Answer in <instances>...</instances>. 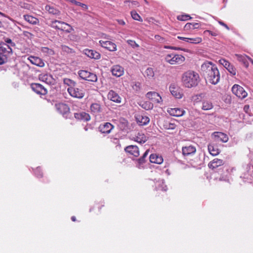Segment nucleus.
<instances>
[{
  "mask_svg": "<svg viewBox=\"0 0 253 253\" xmlns=\"http://www.w3.org/2000/svg\"><path fill=\"white\" fill-rule=\"evenodd\" d=\"M201 70L206 79L213 84H217L220 80V74L216 66L211 62H206L201 66Z\"/></svg>",
  "mask_w": 253,
  "mask_h": 253,
  "instance_id": "nucleus-1",
  "label": "nucleus"
},
{
  "mask_svg": "<svg viewBox=\"0 0 253 253\" xmlns=\"http://www.w3.org/2000/svg\"><path fill=\"white\" fill-rule=\"evenodd\" d=\"M199 76L193 71H188L182 74L181 81L183 85L188 88H191L198 84Z\"/></svg>",
  "mask_w": 253,
  "mask_h": 253,
  "instance_id": "nucleus-2",
  "label": "nucleus"
},
{
  "mask_svg": "<svg viewBox=\"0 0 253 253\" xmlns=\"http://www.w3.org/2000/svg\"><path fill=\"white\" fill-rule=\"evenodd\" d=\"M49 26L55 29L65 31L68 33H71L74 30L70 25L57 20L51 21Z\"/></svg>",
  "mask_w": 253,
  "mask_h": 253,
  "instance_id": "nucleus-3",
  "label": "nucleus"
},
{
  "mask_svg": "<svg viewBox=\"0 0 253 253\" xmlns=\"http://www.w3.org/2000/svg\"><path fill=\"white\" fill-rule=\"evenodd\" d=\"M185 59L183 56L174 53L168 54L165 57L166 61L171 65L182 64Z\"/></svg>",
  "mask_w": 253,
  "mask_h": 253,
  "instance_id": "nucleus-4",
  "label": "nucleus"
},
{
  "mask_svg": "<svg viewBox=\"0 0 253 253\" xmlns=\"http://www.w3.org/2000/svg\"><path fill=\"white\" fill-rule=\"evenodd\" d=\"M12 52V48L6 44H3L0 46V65L4 64L7 61L8 57L11 54Z\"/></svg>",
  "mask_w": 253,
  "mask_h": 253,
  "instance_id": "nucleus-5",
  "label": "nucleus"
},
{
  "mask_svg": "<svg viewBox=\"0 0 253 253\" xmlns=\"http://www.w3.org/2000/svg\"><path fill=\"white\" fill-rule=\"evenodd\" d=\"M78 74L81 79L86 81L95 82L97 80V78L95 74L86 70L79 71Z\"/></svg>",
  "mask_w": 253,
  "mask_h": 253,
  "instance_id": "nucleus-6",
  "label": "nucleus"
},
{
  "mask_svg": "<svg viewBox=\"0 0 253 253\" xmlns=\"http://www.w3.org/2000/svg\"><path fill=\"white\" fill-rule=\"evenodd\" d=\"M232 91L235 95L241 99L245 98L248 95L244 88L238 84H234L232 87Z\"/></svg>",
  "mask_w": 253,
  "mask_h": 253,
  "instance_id": "nucleus-7",
  "label": "nucleus"
},
{
  "mask_svg": "<svg viewBox=\"0 0 253 253\" xmlns=\"http://www.w3.org/2000/svg\"><path fill=\"white\" fill-rule=\"evenodd\" d=\"M69 94L73 97L82 99L84 96V91L81 88L76 87V86L71 89H67Z\"/></svg>",
  "mask_w": 253,
  "mask_h": 253,
  "instance_id": "nucleus-8",
  "label": "nucleus"
},
{
  "mask_svg": "<svg viewBox=\"0 0 253 253\" xmlns=\"http://www.w3.org/2000/svg\"><path fill=\"white\" fill-rule=\"evenodd\" d=\"M146 97L151 100L152 102L156 103H160L162 102V97L159 93L156 92H148L146 95Z\"/></svg>",
  "mask_w": 253,
  "mask_h": 253,
  "instance_id": "nucleus-9",
  "label": "nucleus"
},
{
  "mask_svg": "<svg viewBox=\"0 0 253 253\" xmlns=\"http://www.w3.org/2000/svg\"><path fill=\"white\" fill-rule=\"evenodd\" d=\"M100 45L111 51H114L117 50L116 45L111 41L100 40L99 42Z\"/></svg>",
  "mask_w": 253,
  "mask_h": 253,
  "instance_id": "nucleus-10",
  "label": "nucleus"
},
{
  "mask_svg": "<svg viewBox=\"0 0 253 253\" xmlns=\"http://www.w3.org/2000/svg\"><path fill=\"white\" fill-rule=\"evenodd\" d=\"M39 79L40 81L48 84H52L55 82V80L52 76L46 73H42L39 75Z\"/></svg>",
  "mask_w": 253,
  "mask_h": 253,
  "instance_id": "nucleus-11",
  "label": "nucleus"
},
{
  "mask_svg": "<svg viewBox=\"0 0 253 253\" xmlns=\"http://www.w3.org/2000/svg\"><path fill=\"white\" fill-rule=\"evenodd\" d=\"M31 88L34 92L38 94L45 95L47 92L46 89L39 84H32Z\"/></svg>",
  "mask_w": 253,
  "mask_h": 253,
  "instance_id": "nucleus-12",
  "label": "nucleus"
},
{
  "mask_svg": "<svg viewBox=\"0 0 253 253\" xmlns=\"http://www.w3.org/2000/svg\"><path fill=\"white\" fill-rule=\"evenodd\" d=\"M167 112L170 115L177 117L182 116L185 113L183 109L179 108H168Z\"/></svg>",
  "mask_w": 253,
  "mask_h": 253,
  "instance_id": "nucleus-13",
  "label": "nucleus"
},
{
  "mask_svg": "<svg viewBox=\"0 0 253 253\" xmlns=\"http://www.w3.org/2000/svg\"><path fill=\"white\" fill-rule=\"evenodd\" d=\"M169 91L171 94L177 98H181L183 94L181 89L174 84H171L169 87Z\"/></svg>",
  "mask_w": 253,
  "mask_h": 253,
  "instance_id": "nucleus-14",
  "label": "nucleus"
},
{
  "mask_svg": "<svg viewBox=\"0 0 253 253\" xmlns=\"http://www.w3.org/2000/svg\"><path fill=\"white\" fill-rule=\"evenodd\" d=\"M98 128L101 133L108 134L114 128V126L110 123H104L100 125Z\"/></svg>",
  "mask_w": 253,
  "mask_h": 253,
  "instance_id": "nucleus-15",
  "label": "nucleus"
},
{
  "mask_svg": "<svg viewBox=\"0 0 253 253\" xmlns=\"http://www.w3.org/2000/svg\"><path fill=\"white\" fill-rule=\"evenodd\" d=\"M107 97L109 99L115 103H121L122 102V98L114 90H110L108 93Z\"/></svg>",
  "mask_w": 253,
  "mask_h": 253,
  "instance_id": "nucleus-16",
  "label": "nucleus"
},
{
  "mask_svg": "<svg viewBox=\"0 0 253 253\" xmlns=\"http://www.w3.org/2000/svg\"><path fill=\"white\" fill-rule=\"evenodd\" d=\"M125 150L126 153L135 157L139 155V149L136 145L128 146L125 148Z\"/></svg>",
  "mask_w": 253,
  "mask_h": 253,
  "instance_id": "nucleus-17",
  "label": "nucleus"
},
{
  "mask_svg": "<svg viewBox=\"0 0 253 253\" xmlns=\"http://www.w3.org/2000/svg\"><path fill=\"white\" fill-rule=\"evenodd\" d=\"M56 110L60 114L65 115L69 112L68 106L64 103H57L55 105Z\"/></svg>",
  "mask_w": 253,
  "mask_h": 253,
  "instance_id": "nucleus-18",
  "label": "nucleus"
},
{
  "mask_svg": "<svg viewBox=\"0 0 253 253\" xmlns=\"http://www.w3.org/2000/svg\"><path fill=\"white\" fill-rule=\"evenodd\" d=\"M111 72L113 76L119 77L124 74V70L122 66L119 65H116L112 66Z\"/></svg>",
  "mask_w": 253,
  "mask_h": 253,
  "instance_id": "nucleus-19",
  "label": "nucleus"
},
{
  "mask_svg": "<svg viewBox=\"0 0 253 253\" xmlns=\"http://www.w3.org/2000/svg\"><path fill=\"white\" fill-rule=\"evenodd\" d=\"M182 151L184 156H189L194 154L196 151V149L193 145L186 146L182 147Z\"/></svg>",
  "mask_w": 253,
  "mask_h": 253,
  "instance_id": "nucleus-20",
  "label": "nucleus"
},
{
  "mask_svg": "<svg viewBox=\"0 0 253 253\" xmlns=\"http://www.w3.org/2000/svg\"><path fill=\"white\" fill-rule=\"evenodd\" d=\"M212 136L217 141H220L224 143L227 142L229 139L227 135L221 132H214Z\"/></svg>",
  "mask_w": 253,
  "mask_h": 253,
  "instance_id": "nucleus-21",
  "label": "nucleus"
},
{
  "mask_svg": "<svg viewBox=\"0 0 253 253\" xmlns=\"http://www.w3.org/2000/svg\"><path fill=\"white\" fill-rule=\"evenodd\" d=\"M148 137L142 132H138L137 134L133 136L132 139L139 143H144L147 140Z\"/></svg>",
  "mask_w": 253,
  "mask_h": 253,
  "instance_id": "nucleus-22",
  "label": "nucleus"
},
{
  "mask_svg": "<svg viewBox=\"0 0 253 253\" xmlns=\"http://www.w3.org/2000/svg\"><path fill=\"white\" fill-rule=\"evenodd\" d=\"M28 59L32 64L35 65L40 67H42L44 66V62L42 59H41L39 57L35 56H30L28 57Z\"/></svg>",
  "mask_w": 253,
  "mask_h": 253,
  "instance_id": "nucleus-23",
  "label": "nucleus"
},
{
  "mask_svg": "<svg viewBox=\"0 0 253 253\" xmlns=\"http://www.w3.org/2000/svg\"><path fill=\"white\" fill-rule=\"evenodd\" d=\"M135 118L137 123L141 126L146 125L150 122L149 118L145 115H137Z\"/></svg>",
  "mask_w": 253,
  "mask_h": 253,
  "instance_id": "nucleus-24",
  "label": "nucleus"
},
{
  "mask_svg": "<svg viewBox=\"0 0 253 253\" xmlns=\"http://www.w3.org/2000/svg\"><path fill=\"white\" fill-rule=\"evenodd\" d=\"M74 116L77 119L84 121H88L90 119V115L84 112L76 113Z\"/></svg>",
  "mask_w": 253,
  "mask_h": 253,
  "instance_id": "nucleus-25",
  "label": "nucleus"
},
{
  "mask_svg": "<svg viewBox=\"0 0 253 253\" xmlns=\"http://www.w3.org/2000/svg\"><path fill=\"white\" fill-rule=\"evenodd\" d=\"M91 112L94 115H98L102 111V108L98 103H92L90 106Z\"/></svg>",
  "mask_w": 253,
  "mask_h": 253,
  "instance_id": "nucleus-26",
  "label": "nucleus"
},
{
  "mask_svg": "<svg viewBox=\"0 0 253 253\" xmlns=\"http://www.w3.org/2000/svg\"><path fill=\"white\" fill-rule=\"evenodd\" d=\"M84 52L85 55L91 58L98 59L100 58V54L96 51L86 49L84 50Z\"/></svg>",
  "mask_w": 253,
  "mask_h": 253,
  "instance_id": "nucleus-27",
  "label": "nucleus"
},
{
  "mask_svg": "<svg viewBox=\"0 0 253 253\" xmlns=\"http://www.w3.org/2000/svg\"><path fill=\"white\" fill-rule=\"evenodd\" d=\"M149 159L151 163L157 164H161L163 162V157L156 154H151L149 157Z\"/></svg>",
  "mask_w": 253,
  "mask_h": 253,
  "instance_id": "nucleus-28",
  "label": "nucleus"
},
{
  "mask_svg": "<svg viewBox=\"0 0 253 253\" xmlns=\"http://www.w3.org/2000/svg\"><path fill=\"white\" fill-rule=\"evenodd\" d=\"M45 9L49 14L55 16H59L60 14V11L58 9L56 8L54 6L51 5H46L45 6Z\"/></svg>",
  "mask_w": 253,
  "mask_h": 253,
  "instance_id": "nucleus-29",
  "label": "nucleus"
},
{
  "mask_svg": "<svg viewBox=\"0 0 253 253\" xmlns=\"http://www.w3.org/2000/svg\"><path fill=\"white\" fill-rule=\"evenodd\" d=\"M224 164V162L222 160L218 159H214L211 162L208 166L210 169H214L219 166H222Z\"/></svg>",
  "mask_w": 253,
  "mask_h": 253,
  "instance_id": "nucleus-30",
  "label": "nucleus"
},
{
  "mask_svg": "<svg viewBox=\"0 0 253 253\" xmlns=\"http://www.w3.org/2000/svg\"><path fill=\"white\" fill-rule=\"evenodd\" d=\"M213 105L211 101L204 100L202 101V109L205 111H208L213 108Z\"/></svg>",
  "mask_w": 253,
  "mask_h": 253,
  "instance_id": "nucleus-31",
  "label": "nucleus"
},
{
  "mask_svg": "<svg viewBox=\"0 0 253 253\" xmlns=\"http://www.w3.org/2000/svg\"><path fill=\"white\" fill-rule=\"evenodd\" d=\"M208 150L209 153L212 156L217 155L220 150L218 149L216 146H214L212 144H209L208 145Z\"/></svg>",
  "mask_w": 253,
  "mask_h": 253,
  "instance_id": "nucleus-32",
  "label": "nucleus"
},
{
  "mask_svg": "<svg viewBox=\"0 0 253 253\" xmlns=\"http://www.w3.org/2000/svg\"><path fill=\"white\" fill-rule=\"evenodd\" d=\"M63 83L68 86L67 89H71L76 86L77 84L75 81L69 78H64L63 79Z\"/></svg>",
  "mask_w": 253,
  "mask_h": 253,
  "instance_id": "nucleus-33",
  "label": "nucleus"
},
{
  "mask_svg": "<svg viewBox=\"0 0 253 253\" xmlns=\"http://www.w3.org/2000/svg\"><path fill=\"white\" fill-rule=\"evenodd\" d=\"M155 185L157 190H161L165 191L167 190V186L165 184L163 179H160L158 180L156 182Z\"/></svg>",
  "mask_w": 253,
  "mask_h": 253,
  "instance_id": "nucleus-34",
  "label": "nucleus"
},
{
  "mask_svg": "<svg viewBox=\"0 0 253 253\" xmlns=\"http://www.w3.org/2000/svg\"><path fill=\"white\" fill-rule=\"evenodd\" d=\"M140 106L146 110H151L153 108V104L149 101L141 102L139 104Z\"/></svg>",
  "mask_w": 253,
  "mask_h": 253,
  "instance_id": "nucleus-35",
  "label": "nucleus"
},
{
  "mask_svg": "<svg viewBox=\"0 0 253 253\" xmlns=\"http://www.w3.org/2000/svg\"><path fill=\"white\" fill-rule=\"evenodd\" d=\"M24 18L28 23L33 25H36L39 22V20L37 18L31 15H24Z\"/></svg>",
  "mask_w": 253,
  "mask_h": 253,
  "instance_id": "nucleus-36",
  "label": "nucleus"
},
{
  "mask_svg": "<svg viewBox=\"0 0 253 253\" xmlns=\"http://www.w3.org/2000/svg\"><path fill=\"white\" fill-rule=\"evenodd\" d=\"M199 27V24L198 23H188L185 25L184 29L185 31H188L190 30L198 29Z\"/></svg>",
  "mask_w": 253,
  "mask_h": 253,
  "instance_id": "nucleus-37",
  "label": "nucleus"
},
{
  "mask_svg": "<svg viewBox=\"0 0 253 253\" xmlns=\"http://www.w3.org/2000/svg\"><path fill=\"white\" fill-rule=\"evenodd\" d=\"M163 127L166 129L173 130L176 128V125L174 123L165 121L164 123Z\"/></svg>",
  "mask_w": 253,
  "mask_h": 253,
  "instance_id": "nucleus-38",
  "label": "nucleus"
},
{
  "mask_svg": "<svg viewBox=\"0 0 253 253\" xmlns=\"http://www.w3.org/2000/svg\"><path fill=\"white\" fill-rule=\"evenodd\" d=\"M155 73L153 69L152 68H148L145 71V76L149 79H153L154 77Z\"/></svg>",
  "mask_w": 253,
  "mask_h": 253,
  "instance_id": "nucleus-39",
  "label": "nucleus"
},
{
  "mask_svg": "<svg viewBox=\"0 0 253 253\" xmlns=\"http://www.w3.org/2000/svg\"><path fill=\"white\" fill-rule=\"evenodd\" d=\"M148 153H149V151L146 150L145 152V153L143 154V156L141 158H140L139 159H138L137 160V162L138 164V167L139 168H140L141 167V165H143L145 162V161H146L145 158L147 156Z\"/></svg>",
  "mask_w": 253,
  "mask_h": 253,
  "instance_id": "nucleus-40",
  "label": "nucleus"
},
{
  "mask_svg": "<svg viewBox=\"0 0 253 253\" xmlns=\"http://www.w3.org/2000/svg\"><path fill=\"white\" fill-rule=\"evenodd\" d=\"M66 1H67L68 2H70L75 5L81 6L82 9L84 10H86L88 8V6L87 5L82 3L79 1H76L75 0H66Z\"/></svg>",
  "mask_w": 253,
  "mask_h": 253,
  "instance_id": "nucleus-41",
  "label": "nucleus"
},
{
  "mask_svg": "<svg viewBox=\"0 0 253 253\" xmlns=\"http://www.w3.org/2000/svg\"><path fill=\"white\" fill-rule=\"evenodd\" d=\"M187 42L197 44L202 42V39L200 37H195V38H188Z\"/></svg>",
  "mask_w": 253,
  "mask_h": 253,
  "instance_id": "nucleus-42",
  "label": "nucleus"
},
{
  "mask_svg": "<svg viewBox=\"0 0 253 253\" xmlns=\"http://www.w3.org/2000/svg\"><path fill=\"white\" fill-rule=\"evenodd\" d=\"M41 50L46 55H52L54 54V51L47 47H42Z\"/></svg>",
  "mask_w": 253,
  "mask_h": 253,
  "instance_id": "nucleus-43",
  "label": "nucleus"
},
{
  "mask_svg": "<svg viewBox=\"0 0 253 253\" xmlns=\"http://www.w3.org/2000/svg\"><path fill=\"white\" fill-rule=\"evenodd\" d=\"M235 56L239 61L243 62L245 65H247V56L240 54H236Z\"/></svg>",
  "mask_w": 253,
  "mask_h": 253,
  "instance_id": "nucleus-44",
  "label": "nucleus"
},
{
  "mask_svg": "<svg viewBox=\"0 0 253 253\" xmlns=\"http://www.w3.org/2000/svg\"><path fill=\"white\" fill-rule=\"evenodd\" d=\"M131 86L134 90L135 91H138L141 88V84L138 82H132L131 84Z\"/></svg>",
  "mask_w": 253,
  "mask_h": 253,
  "instance_id": "nucleus-45",
  "label": "nucleus"
},
{
  "mask_svg": "<svg viewBox=\"0 0 253 253\" xmlns=\"http://www.w3.org/2000/svg\"><path fill=\"white\" fill-rule=\"evenodd\" d=\"M131 15L132 18L135 20L141 22L143 21L142 19L135 11H132L131 12Z\"/></svg>",
  "mask_w": 253,
  "mask_h": 253,
  "instance_id": "nucleus-46",
  "label": "nucleus"
},
{
  "mask_svg": "<svg viewBox=\"0 0 253 253\" xmlns=\"http://www.w3.org/2000/svg\"><path fill=\"white\" fill-rule=\"evenodd\" d=\"M177 19L179 21H186L191 19V17L188 14H182L177 16Z\"/></svg>",
  "mask_w": 253,
  "mask_h": 253,
  "instance_id": "nucleus-47",
  "label": "nucleus"
},
{
  "mask_svg": "<svg viewBox=\"0 0 253 253\" xmlns=\"http://www.w3.org/2000/svg\"><path fill=\"white\" fill-rule=\"evenodd\" d=\"M219 63L223 65L226 69L229 67L230 63L224 59H221L219 60Z\"/></svg>",
  "mask_w": 253,
  "mask_h": 253,
  "instance_id": "nucleus-48",
  "label": "nucleus"
},
{
  "mask_svg": "<svg viewBox=\"0 0 253 253\" xmlns=\"http://www.w3.org/2000/svg\"><path fill=\"white\" fill-rule=\"evenodd\" d=\"M226 69L233 76H234L236 75V69L233 65L230 64V65L229 66V67H227L226 68Z\"/></svg>",
  "mask_w": 253,
  "mask_h": 253,
  "instance_id": "nucleus-49",
  "label": "nucleus"
},
{
  "mask_svg": "<svg viewBox=\"0 0 253 253\" xmlns=\"http://www.w3.org/2000/svg\"><path fill=\"white\" fill-rule=\"evenodd\" d=\"M4 42L8 44H6V45L10 46V47L11 48H12L11 47H14V46H15V43L12 42V40L11 39H9V38L5 39L4 40Z\"/></svg>",
  "mask_w": 253,
  "mask_h": 253,
  "instance_id": "nucleus-50",
  "label": "nucleus"
},
{
  "mask_svg": "<svg viewBox=\"0 0 253 253\" xmlns=\"http://www.w3.org/2000/svg\"><path fill=\"white\" fill-rule=\"evenodd\" d=\"M205 34H209L211 36L216 37L218 35V33L216 32H213L210 30H206L204 31Z\"/></svg>",
  "mask_w": 253,
  "mask_h": 253,
  "instance_id": "nucleus-51",
  "label": "nucleus"
},
{
  "mask_svg": "<svg viewBox=\"0 0 253 253\" xmlns=\"http://www.w3.org/2000/svg\"><path fill=\"white\" fill-rule=\"evenodd\" d=\"M127 42L128 44H129L133 48H135L136 47H138V45L135 42V41L132 40H127Z\"/></svg>",
  "mask_w": 253,
  "mask_h": 253,
  "instance_id": "nucleus-52",
  "label": "nucleus"
},
{
  "mask_svg": "<svg viewBox=\"0 0 253 253\" xmlns=\"http://www.w3.org/2000/svg\"><path fill=\"white\" fill-rule=\"evenodd\" d=\"M35 174L37 177H42V172L41 171V169L39 168H37L35 170Z\"/></svg>",
  "mask_w": 253,
  "mask_h": 253,
  "instance_id": "nucleus-53",
  "label": "nucleus"
},
{
  "mask_svg": "<svg viewBox=\"0 0 253 253\" xmlns=\"http://www.w3.org/2000/svg\"><path fill=\"white\" fill-rule=\"evenodd\" d=\"M218 23L220 25L225 27L227 30H229V28L228 27V26L226 24H225L224 22L219 21H218Z\"/></svg>",
  "mask_w": 253,
  "mask_h": 253,
  "instance_id": "nucleus-54",
  "label": "nucleus"
},
{
  "mask_svg": "<svg viewBox=\"0 0 253 253\" xmlns=\"http://www.w3.org/2000/svg\"><path fill=\"white\" fill-rule=\"evenodd\" d=\"M177 39H179V40H183L186 42H187L188 41V38H185V37H180V36H178L177 37Z\"/></svg>",
  "mask_w": 253,
  "mask_h": 253,
  "instance_id": "nucleus-55",
  "label": "nucleus"
},
{
  "mask_svg": "<svg viewBox=\"0 0 253 253\" xmlns=\"http://www.w3.org/2000/svg\"><path fill=\"white\" fill-rule=\"evenodd\" d=\"M118 22L119 23V24L121 25H125V22L123 20H118Z\"/></svg>",
  "mask_w": 253,
  "mask_h": 253,
  "instance_id": "nucleus-56",
  "label": "nucleus"
},
{
  "mask_svg": "<svg viewBox=\"0 0 253 253\" xmlns=\"http://www.w3.org/2000/svg\"><path fill=\"white\" fill-rule=\"evenodd\" d=\"M155 39L156 40H158V41H161V40H163V39L161 37H160V36H159V35H156V36H155Z\"/></svg>",
  "mask_w": 253,
  "mask_h": 253,
  "instance_id": "nucleus-57",
  "label": "nucleus"
},
{
  "mask_svg": "<svg viewBox=\"0 0 253 253\" xmlns=\"http://www.w3.org/2000/svg\"><path fill=\"white\" fill-rule=\"evenodd\" d=\"M249 109V105H245L244 107V110L247 112L248 110Z\"/></svg>",
  "mask_w": 253,
  "mask_h": 253,
  "instance_id": "nucleus-58",
  "label": "nucleus"
},
{
  "mask_svg": "<svg viewBox=\"0 0 253 253\" xmlns=\"http://www.w3.org/2000/svg\"><path fill=\"white\" fill-rule=\"evenodd\" d=\"M164 48H166V49H173L172 46H165Z\"/></svg>",
  "mask_w": 253,
  "mask_h": 253,
  "instance_id": "nucleus-59",
  "label": "nucleus"
},
{
  "mask_svg": "<svg viewBox=\"0 0 253 253\" xmlns=\"http://www.w3.org/2000/svg\"><path fill=\"white\" fill-rule=\"evenodd\" d=\"M247 59L250 60L251 62L252 63V64H253V60L252 58L248 56Z\"/></svg>",
  "mask_w": 253,
  "mask_h": 253,
  "instance_id": "nucleus-60",
  "label": "nucleus"
},
{
  "mask_svg": "<svg viewBox=\"0 0 253 253\" xmlns=\"http://www.w3.org/2000/svg\"><path fill=\"white\" fill-rule=\"evenodd\" d=\"M71 219H72V220L73 221H76V217H75V216H72V217H71Z\"/></svg>",
  "mask_w": 253,
  "mask_h": 253,
  "instance_id": "nucleus-61",
  "label": "nucleus"
},
{
  "mask_svg": "<svg viewBox=\"0 0 253 253\" xmlns=\"http://www.w3.org/2000/svg\"><path fill=\"white\" fill-rule=\"evenodd\" d=\"M178 48H176V47H173V49H175V50H176Z\"/></svg>",
  "mask_w": 253,
  "mask_h": 253,
  "instance_id": "nucleus-62",
  "label": "nucleus"
},
{
  "mask_svg": "<svg viewBox=\"0 0 253 253\" xmlns=\"http://www.w3.org/2000/svg\"><path fill=\"white\" fill-rule=\"evenodd\" d=\"M84 129H85V130L86 131H87V128L86 127H85V128H84Z\"/></svg>",
  "mask_w": 253,
  "mask_h": 253,
  "instance_id": "nucleus-63",
  "label": "nucleus"
},
{
  "mask_svg": "<svg viewBox=\"0 0 253 253\" xmlns=\"http://www.w3.org/2000/svg\"><path fill=\"white\" fill-rule=\"evenodd\" d=\"M1 22L0 21V26L1 25Z\"/></svg>",
  "mask_w": 253,
  "mask_h": 253,
  "instance_id": "nucleus-64",
  "label": "nucleus"
}]
</instances>
